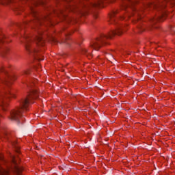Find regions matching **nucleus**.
Returning <instances> with one entry per match:
<instances>
[{
	"mask_svg": "<svg viewBox=\"0 0 175 175\" xmlns=\"http://www.w3.org/2000/svg\"><path fill=\"white\" fill-rule=\"evenodd\" d=\"M35 31H36V34L34 37L31 38L29 36L25 35L23 36L24 41L21 42L23 43L29 54L34 55L36 59L38 61H43L44 59L42 58V55L35 49L36 46H38V44L41 46H44V40H43V37H42V30H39V25L36 26Z\"/></svg>",
	"mask_w": 175,
	"mask_h": 175,
	"instance_id": "obj_1",
	"label": "nucleus"
},
{
	"mask_svg": "<svg viewBox=\"0 0 175 175\" xmlns=\"http://www.w3.org/2000/svg\"><path fill=\"white\" fill-rule=\"evenodd\" d=\"M38 96H39V92H38V90L31 89L27 98H23L21 100V107L11 111L10 116L11 121H15L17 124H20V118H21L23 113L25 111V110H28L29 105L32 103L31 100L38 98Z\"/></svg>",
	"mask_w": 175,
	"mask_h": 175,
	"instance_id": "obj_2",
	"label": "nucleus"
},
{
	"mask_svg": "<svg viewBox=\"0 0 175 175\" xmlns=\"http://www.w3.org/2000/svg\"><path fill=\"white\" fill-rule=\"evenodd\" d=\"M126 27V25L120 24L118 26L116 31H112L107 35H100L99 37L93 40L90 42V47L92 49H94V50H96V51H98L99 49H100V47H102L103 44H107V42H106V40H107V39H111V38H113L115 35H121L124 31V28H125Z\"/></svg>",
	"mask_w": 175,
	"mask_h": 175,
	"instance_id": "obj_3",
	"label": "nucleus"
},
{
	"mask_svg": "<svg viewBox=\"0 0 175 175\" xmlns=\"http://www.w3.org/2000/svg\"><path fill=\"white\" fill-rule=\"evenodd\" d=\"M23 167L18 165L16 157H13L12 159V165L7 170L3 169L0 166V175H10V173H14L16 175H21Z\"/></svg>",
	"mask_w": 175,
	"mask_h": 175,
	"instance_id": "obj_4",
	"label": "nucleus"
},
{
	"mask_svg": "<svg viewBox=\"0 0 175 175\" xmlns=\"http://www.w3.org/2000/svg\"><path fill=\"white\" fill-rule=\"evenodd\" d=\"M12 97L14 98V94L10 92V90H7L2 94L0 96V109L2 110H5V107L8 105V99L9 98Z\"/></svg>",
	"mask_w": 175,
	"mask_h": 175,
	"instance_id": "obj_5",
	"label": "nucleus"
},
{
	"mask_svg": "<svg viewBox=\"0 0 175 175\" xmlns=\"http://www.w3.org/2000/svg\"><path fill=\"white\" fill-rule=\"evenodd\" d=\"M155 8H157L161 12V15L156 18L154 21H165V16H166V11L164 10L166 8V5L163 3H160L158 5H155Z\"/></svg>",
	"mask_w": 175,
	"mask_h": 175,
	"instance_id": "obj_6",
	"label": "nucleus"
},
{
	"mask_svg": "<svg viewBox=\"0 0 175 175\" xmlns=\"http://www.w3.org/2000/svg\"><path fill=\"white\" fill-rule=\"evenodd\" d=\"M12 80H16V77L14 76H8L4 79H0V83H3V84H5L8 87L12 84Z\"/></svg>",
	"mask_w": 175,
	"mask_h": 175,
	"instance_id": "obj_7",
	"label": "nucleus"
},
{
	"mask_svg": "<svg viewBox=\"0 0 175 175\" xmlns=\"http://www.w3.org/2000/svg\"><path fill=\"white\" fill-rule=\"evenodd\" d=\"M32 14L36 20H38V21H44L45 20H48L49 18L46 16H40V15L36 12L35 10H31Z\"/></svg>",
	"mask_w": 175,
	"mask_h": 175,
	"instance_id": "obj_8",
	"label": "nucleus"
},
{
	"mask_svg": "<svg viewBox=\"0 0 175 175\" xmlns=\"http://www.w3.org/2000/svg\"><path fill=\"white\" fill-rule=\"evenodd\" d=\"M81 53L83 54V55H85L86 57H91V51L88 49H85L84 48L81 49Z\"/></svg>",
	"mask_w": 175,
	"mask_h": 175,
	"instance_id": "obj_9",
	"label": "nucleus"
},
{
	"mask_svg": "<svg viewBox=\"0 0 175 175\" xmlns=\"http://www.w3.org/2000/svg\"><path fill=\"white\" fill-rule=\"evenodd\" d=\"M139 32H143V31H144V27L143 26L142 23H140L138 26H137Z\"/></svg>",
	"mask_w": 175,
	"mask_h": 175,
	"instance_id": "obj_10",
	"label": "nucleus"
},
{
	"mask_svg": "<svg viewBox=\"0 0 175 175\" xmlns=\"http://www.w3.org/2000/svg\"><path fill=\"white\" fill-rule=\"evenodd\" d=\"M31 73V71L29 70V69H27V70H24L22 72V75L23 76H26L28 75Z\"/></svg>",
	"mask_w": 175,
	"mask_h": 175,
	"instance_id": "obj_11",
	"label": "nucleus"
},
{
	"mask_svg": "<svg viewBox=\"0 0 175 175\" xmlns=\"http://www.w3.org/2000/svg\"><path fill=\"white\" fill-rule=\"evenodd\" d=\"M46 38H49L50 40H51L52 42H53V43H57V39H55V38H54V36H46Z\"/></svg>",
	"mask_w": 175,
	"mask_h": 175,
	"instance_id": "obj_12",
	"label": "nucleus"
},
{
	"mask_svg": "<svg viewBox=\"0 0 175 175\" xmlns=\"http://www.w3.org/2000/svg\"><path fill=\"white\" fill-rule=\"evenodd\" d=\"M6 37L5 35L0 33V43H3V39H5Z\"/></svg>",
	"mask_w": 175,
	"mask_h": 175,
	"instance_id": "obj_13",
	"label": "nucleus"
},
{
	"mask_svg": "<svg viewBox=\"0 0 175 175\" xmlns=\"http://www.w3.org/2000/svg\"><path fill=\"white\" fill-rule=\"evenodd\" d=\"M0 72L1 73H4V75H8V71L6 70V69H5V67H1L0 68Z\"/></svg>",
	"mask_w": 175,
	"mask_h": 175,
	"instance_id": "obj_14",
	"label": "nucleus"
},
{
	"mask_svg": "<svg viewBox=\"0 0 175 175\" xmlns=\"http://www.w3.org/2000/svg\"><path fill=\"white\" fill-rule=\"evenodd\" d=\"M69 35H70V33H64L66 39L62 42V43H66V44H69V42H66V40L68 39V36H69Z\"/></svg>",
	"mask_w": 175,
	"mask_h": 175,
	"instance_id": "obj_15",
	"label": "nucleus"
},
{
	"mask_svg": "<svg viewBox=\"0 0 175 175\" xmlns=\"http://www.w3.org/2000/svg\"><path fill=\"white\" fill-rule=\"evenodd\" d=\"M9 50V49L8 48H5V49L3 50V55L6 53V51H8Z\"/></svg>",
	"mask_w": 175,
	"mask_h": 175,
	"instance_id": "obj_16",
	"label": "nucleus"
},
{
	"mask_svg": "<svg viewBox=\"0 0 175 175\" xmlns=\"http://www.w3.org/2000/svg\"><path fill=\"white\" fill-rule=\"evenodd\" d=\"M11 0H3V3H8V2H10Z\"/></svg>",
	"mask_w": 175,
	"mask_h": 175,
	"instance_id": "obj_17",
	"label": "nucleus"
},
{
	"mask_svg": "<svg viewBox=\"0 0 175 175\" xmlns=\"http://www.w3.org/2000/svg\"><path fill=\"white\" fill-rule=\"evenodd\" d=\"M33 84V82H32L31 83H27V87H30L31 88H32Z\"/></svg>",
	"mask_w": 175,
	"mask_h": 175,
	"instance_id": "obj_18",
	"label": "nucleus"
},
{
	"mask_svg": "<svg viewBox=\"0 0 175 175\" xmlns=\"http://www.w3.org/2000/svg\"><path fill=\"white\" fill-rule=\"evenodd\" d=\"M113 16H114V14H112V15H111V16H110L111 21H114V19L113 18Z\"/></svg>",
	"mask_w": 175,
	"mask_h": 175,
	"instance_id": "obj_19",
	"label": "nucleus"
},
{
	"mask_svg": "<svg viewBox=\"0 0 175 175\" xmlns=\"http://www.w3.org/2000/svg\"><path fill=\"white\" fill-rule=\"evenodd\" d=\"M61 14H62V16H63V17H65V16H66L65 12H64V11L61 12Z\"/></svg>",
	"mask_w": 175,
	"mask_h": 175,
	"instance_id": "obj_20",
	"label": "nucleus"
},
{
	"mask_svg": "<svg viewBox=\"0 0 175 175\" xmlns=\"http://www.w3.org/2000/svg\"><path fill=\"white\" fill-rule=\"evenodd\" d=\"M72 10V8H68V11L70 12Z\"/></svg>",
	"mask_w": 175,
	"mask_h": 175,
	"instance_id": "obj_21",
	"label": "nucleus"
},
{
	"mask_svg": "<svg viewBox=\"0 0 175 175\" xmlns=\"http://www.w3.org/2000/svg\"><path fill=\"white\" fill-rule=\"evenodd\" d=\"M122 20H124V18H121V21H122Z\"/></svg>",
	"mask_w": 175,
	"mask_h": 175,
	"instance_id": "obj_22",
	"label": "nucleus"
},
{
	"mask_svg": "<svg viewBox=\"0 0 175 175\" xmlns=\"http://www.w3.org/2000/svg\"><path fill=\"white\" fill-rule=\"evenodd\" d=\"M127 1H129V0H127Z\"/></svg>",
	"mask_w": 175,
	"mask_h": 175,
	"instance_id": "obj_23",
	"label": "nucleus"
}]
</instances>
